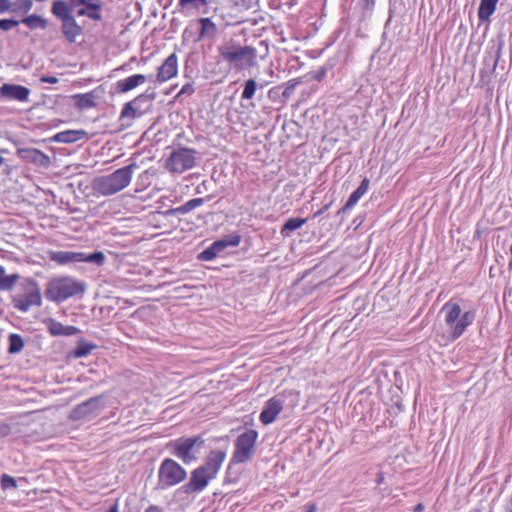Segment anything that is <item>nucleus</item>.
Masks as SVG:
<instances>
[{
	"label": "nucleus",
	"instance_id": "f257e3e1",
	"mask_svg": "<svg viewBox=\"0 0 512 512\" xmlns=\"http://www.w3.org/2000/svg\"><path fill=\"white\" fill-rule=\"evenodd\" d=\"M226 458L227 452L225 450H210L204 459V463L190 472V479L180 490L187 495L204 491L210 481L217 478Z\"/></svg>",
	"mask_w": 512,
	"mask_h": 512
},
{
	"label": "nucleus",
	"instance_id": "f03ea898",
	"mask_svg": "<svg viewBox=\"0 0 512 512\" xmlns=\"http://www.w3.org/2000/svg\"><path fill=\"white\" fill-rule=\"evenodd\" d=\"M217 51L219 59L228 65L229 71L249 70L258 65L257 49L253 46L230 39L221 43Z\"/></svg>",
	"mask_w": 512,
	"mask_h": 512
},
{
	"label": "nucleus",
	"instance_id": "7ed1b4c3",
	"mask_svg": "<svg viewBox=\"0 0 512 512\" xmlns=\"http://www.w3.org/2000/svg\"><path fill=\"white\" fill-rule=\"evenodd\" d=\"M443 322L449 331V340L456 341L470 327L476 318L475 310L462 312L461 305L453 300L446 302L440 309Z\"/></svg>",
	"mask_w": 512,
	"mask_h": 512
},
{
	"label": "nucleus",
	"instance_id": "20e7f679",
	"mask_svg": "<svg viewBox=\"0 0 512 512\" xmlns=\"http://www.w3.org/2000/svg\"><path fill=\"white\" fill-rule=\"evenodd\" d=\"M136 164L132 163L116 169L114 172L99 176L94 181V190L101 195H113L128 187L133 179V170Z\"/></svg>",
	"mask_w": 512,
	"mask_h": 512
},
{
	"label": "nucleus",
	"instance_id": "39448f33",
	"mask_svg": "<svg viewBox=\"0 0 512 512\" xmlns=\"http://www.w3.org/2000/svg\"><path fill=\"white\" fill-rule=\"evenodd\" d=\"M85 291V284L72 276H57L48 282L45 296L51 302H64L66 299Z\"/></svg>",
	"mask_w": 512,
	"mask_h": 512
},
{
	"label": "nucleus",
	"instance_id": "423d86ee",
	"mask_svg": "<svg viewBox=\"0 0 512 512\" xmlns=\"http://www.w3.org/2000/svg\"><path fill=\"white\" fill-rule=\"evenodd\" d=\"M258 432L254 429H248L239 434L234 441V451L229 461V465H240L251 461L256 451Z\"/></svg>",
	"mask_w": 512,
	"mask_h": 512
},
{
	"label": "nucleus",
	"instance_id": "0eeeda50",
	"mask_svg": "<svg viewBox=\"0 0 512 512\" xmlns=\"http://www.w3.org/2000/svg\"><path fill=\"white\" fill-rule=\"evenodd\" d=\"M187 475V470L176 460L164 458L158 469V485L162 489L174 487L183 483Z\"/></svg>",
	"mask_w": 512,
	"mask_h": 512
},
{
	"label": "nucleus",
	"instance_id": "6e6552de",
	"mask_svg": "<svg viewBox=\"0 0 512 512\" xmlns=\"http://www.w3.org/2000/svg\"><path fill=\"white\" fill-rule=\"evenodd\" d=\"M49 258L57 265H67L70 263H94L101 266L105 262V255L101 251L91 254L77 251H50Z\"/></svg>",
	"mask_w": 512,
	"mask_h": 512
},
{
	"label": "nucleus",
	"instance_id": "1a4fd4ad",
	"mask_svg": "<svg viewBox=\"0 0 512 512\" xmlns=\"http://www.w3.org/2000/svg\"><path fill=\"white\" fill-rule=\"evenodd\" d=\"M204 440L201 436L180 437L169 444L170 452L182 460L184 464H191L197 459L196 446H202Z\"/></svg>",
	"mask_w": 512,
	"mask_h": 512
},
{
	"label": "nucleus",
	"instance_id": "9d476101",
	"mask_svg": "<svg viewBox=\"0 0 512 512\" xmlns=\"http://www.w3.org/2000/svg\"><path fill=\"white\" fill-rule=\"evenodd\" d=\"M41 293L35 281L28 280L21 284L20 292L13 298L14 307L26 312L33 306H40Z\"/></svg>",
	"mask_w": 512,
	"mask_h": 512
},
{
	"label": "nucleus",
	"instance_id": "9b49d317",
	"mask_svg": "<svg viewBox=\"0 0 512 512\" xmlns=\"http://www.w3.org/2000/svg\"><path fill=\"white\" fill-rule=\"evenodd\" d=\"M195 151L191 148L173 150L165 161V168L172 173H183L194 167Z\"/></svg>",
	"mask_w": 512,
	"mask_h": 512
},
{
	"label": "nucleus",
	"instance_id": "f8f14e48",
	"mask_svg": "<svg viewBox=\"0 0 512 512\" xmlns=\"http://www.w3.org/2000/svg\"><path fill=\"white\" fill-rule=\"evenodd\" d=\"M241 242V236L239 234H234L228 236V238H222L221 240L215 241L199 253L198 259L200 261H212L215 257H217L222 251H224L227 247H236Z\"/></svg>",
	"mask_w": 512,
	"mask_h": 512
},
{
	"label": "nucleus",
	"instance_id": "ddd939ff",
	"mask_svg": "<svg viewBox=\"0 0 512 512\" xmlns=\"http://www.w3.org/2000/svg\"><path fill=\"white\" fill-rule=\"evenodd\" d=\"M72 7L81 6L76 10L78 17H88L95 22L102 21V2L101 0H71Z\"/></svg>",
	"mask_w": 512,
	"mask_h": 512
},
{
	"label": "nucleus",
	"instance_id": "4468645a",
	"mask_svg": "<svg viewBox=\"0 0 512 512\" xmlns=\"http://www.w3.org/2000/svg\"><path fill=\"white\" fill-rule=\"evenodd\" d=\"M18 155L22 161L32 164L38 168H48L50 166V158L47 154L37 148H21L18 149Z\"/></svg>",
	"mask_w": 512,
	"mask_h": 512
},
{
	"label": "nucleus",
	"instance_id": "2eb2a0df",
	"mask_svg": "<svg viewBox=\"0 0 512 512\" xmlns=\"http://www.w3.org/2000/svg\"><path fill=\"white\" fill-rule=\"evenodd\" d=\"M283 400L278 396H273L268 399L265 406L260 413L259 420L263 425H269L276 421L277 416L283 411Z\"/></svg>",
	"mask_w": 512,
	"mask_h": 512
},
{
	"label": "nucleus",
	"instance_id": "dca6fc26",
	"mask_svg": "<svg viewBox=\"0 0 512 512\" xmlns=\"http://www.w3.org/2000/svg\"><path fill=\"white\" fill-rule=\"evenodd\" d=\"M178 73V58L176 53L170 54L166 60L158 67L156 73V82L165 83L173 79Z\"/></svg>",
	"mask_w": 512,
	"mask_h": 512
},
{
	"label": "nucleus",
	"instance_id": "f3484780",
	"mask_svg": "<svg viewBox=\"0 0 512 512\" xmlns=\"http://www.w3.org/2000/svg\"><path fill=\"white\" fill-rule=\"evenodd\" d=\"M0 94L6 99L25 102L28 100L30 90L21 85L3 84L0 87Z\"/></svg>",
	"mask_w": 512,
	"mask_h": 512
},
{
	"label": "nucleus",
	"instance_id": "a211bd4d",
	"mask_svg": "<svg viewBox=\"0 0 512 512\" xmlns=\"http://www.w3.org/2000/svg\"><path fill=\"white\" fill-rule=\"evenodd\" d=\"M61 31L69 43H75L83 33V29L75 19V16H70L61 22Z\"/></svg>",
	"mask_w": 512,
	"mask_h": 512
},
{
	"label": "nucleus",
	"instance_id": "6ab92c4d",
	"mask_svg": "<svg viewBox=\"0 0 512 512\" xmlns=\"http://www.w3.org/2000/svg\"><path fill=\"white\" fill-rule=\"evenodd\" d=\"M44 323L52 336H71L80 333L76 326H64L52 317L47 318Z\"/></svg>",
	"mask_w": 512,
	"mask_h": 512
},
{
	"label": "nucleus",
	"instance_id": "aec40b11",
	"mask_svg": "<svg viewBox=\"0 0 512 512\" xmlns=\"http://www.w3.org/2000/svg\"><path fill=\"white\" fill-rule=\"evenodd\" d=\"M147 81L145 74L136 73L128 76L125 79L119 80L115 83V89L118 93H126L137 86L144 84Z\"/></svg>",
	"mask_w": 512,
	"mask_h": 512
},
{
	"label": "nucleus",
	"instance_id": "412c9836",
	"mask_svg": "<svg viewBox=\"0 0 512 512\" xmlns=\"http://www.w3.org/2000/svg\"><path fill=\"white\" fill-rule=\"evenodd\" d=\"M87 135L85 130H65L56 133L54 140L58 143L70 144L85 139Z\"/></svg>",
	"mask_w": 512,
	"mask_h": 512
},
{
	"label": "nucleus",
	"instance_id": "4be33fe9",
	"mask_svg": "<svg viewBox=\"0 0 512 512\" xmlns=\"http://www.w3.org/2000/svg\"><path fill=\"white\" fill-rule=\"evenodd\" d=\"M75 7H72V1H70V5L64 1L56 0L53 2L51 11L57 20L60 22L65 21L68 17H72V10Z\"/></svg>",
	"mask_w": 512,
	"mask_h": 512
},
{
	"label": "nucleus",
	"instance_id": "5701e85b",
	"mask_svg": "<svg viewBox=\"0 0 512 512\" xmlns=\"http://www.w3.org/2000/svg\"><path fill=\"white\" fill-rule=\"evenodd\" d=\"M499 0H480L478 7V19L480 22H489L490 17L497 9Z\"/></svg>",
	"mask_w": 512,
	"mask_h": 512
},
{
	"label": "nucleus",
	"instance_id": "b1692460",
	"mask_svg": "<svg viewBox=\"0 0 512 512\" xmlns=\"http://www.w3.org/2000/svg\"><path fill=\"white\" fill-rule=\"evenodd\" d=\"M368 188L369 180L368 178H364L360 186L350 194L349 198L344 204V208L342 209L348 210L354 207L360 201V198L367 192Z\"/></svg>",
	"mask_w": 512,
	"mask_h": 512
},
{
	"label": "nucleus",
	"instance_id": "393cba45",
	"mask_svg": "<svg viewBox=\"0 0 512 512\" xmlns=\"http://www.w3.org/2000/svg\"><path fill=\"white\" fill-rule=\"evenodd\" d=\"M200 31L198 40H203L205 37H213L217 33V26L210 18H200Z\"/></svg>",
	"mask_w": 512,
	"mask_h": 512
},
{
	"label": "nucleus",
	"instance_id": "a878e982",
	"mask_svg": "<svg viewBox=\"0 0 512 512\" xmlns=\"http://www.w3.org/2000/svg\"><path fill=\"white\" fill-rule=\"evenodd\" d=\"M141 95H138L133 99L132 101L126 103L124 107L121 110L120 118L121 119H136V117H139L143 114L142 111L137 110L134 105L138 102V100L141 98Z\"/></svg>",
	"mask_w": 512,
	"mask_h": 512
},
{
	"label": "nucleus",
	"instance_id": "bb28decb",
	"mask_svg": "<svg viewBox=\"0 0 512 512\" xmlns=\"http://www.w3.org/2000/svg\"><path fill=\"white\" fill-rule=\"evenodd\" d=\"M22 23L30 29H46L48 26L47 20L42 18V16H38V14H31L30 16H26L24 19H22Z\"/></svg>",
	"mask_w": 512,
	"mask_h": 512
},
{
	"label": "nucleus",
	"instance_id": "cd10ccee",
	"mask_svg": "<svg viewBox=\"0 0 512 512\" xmlns=\"http://www.w3.org/2000/svg\"><path fill=\"white\" fill-rule=\"evenodd\" d=\"M307 223V218H288L281 228V234L287 236L289 232L297 230Z\"/></svg>",
	"mask_w": 512,
	"mask_h": 512
},
{
	"label": "nucleus",
	"instance_id": "c85d7f7f",
	"mask_svg": "<svg viewBox=\"0 0 512 512\" xmlns=\"http://www.w3.org/2000/svg\"><path fill=\"white\" fill-rule=\"evenodd\" d=\"M19 281V274L5 275L3 267L0 266V289L9 290Z\"/></svg>",
	"mask_w": 512,
	"mask_h": 512
},
{
	"label": "nucleus",
	"instance_id": "c756f323",
	"mask_svg": "<svg viewBox=\"0 0 512 512\" xmlns=\"http://www.w3.org/2000/svg\"><path fill=\"white\" fill-rule=\"evenodd\" d=\"M24 347L23 338L17 334L12 333L9 335V348L8 352L10 354H16L19 353Z\"/></svg>",
	"mask_w": 512,
	"mask_h": 512
},
{
	"label": "nucleus",
	"instance_id": "7c9ffc66",
	"mask_svg": "<svg viewBox=\"0 0 512 512\" xmlns=\"http://www.w3.org/2000/svg\"><path fill=\"white\" fill-rule=\"evenodd\" d=\"M208 0H179L178 6L182 10H198L201 7L208 6Z\"/></svg>",
	"mask_w": 512,
	"mask_h": 512
},
{
	"label": "nucleus",
	"instance_id": "2f4dec72",
	"mask_svg": "<svg viewBox=\"0 0 512 512\" xmlns=\"http://www.w3.org/2000/svg\"><path fill=\"white\" fill-rule=\"evenodd\" d=\"M203 203H204V198H192L190 201H188L184 205L176 208L175 211H178L180 213H187V212H190L192 209L203 205Z\"/></svg>",
	"mask_w": 512,
	"mask_h": 512
},
{
	"label": "nucleus",
	"instance_id": "473e14b6",
	"mask_svg": "<svg viewBox=\"0 0 512 512\" xmlns=\"http://www.w3.org/2000/svg\"><path fill=\"white\" fill-rule=\"evenodd\" d=\"M257 84L253 79L246 81L242 92V99L251 100L256 92Z\"/></svg>",
	"mask_w": 512,
	"mask_h": 512
},
{
	"label": "nucleus",
	"instance_id": "72a5a7b5",
	"mask_svg": "<svg viewBox=\"0 0 512 512\" xmlns=\"http://www.w3.org/2000/svg\"><path fill=\"white\" fill-rule=\"evenodd\" d=\"M98 401V397H92L90 398L89 400H86L84 403L78 405L74 411H73V416L74 418H79L80 416H82L83 414H85L86 412V409L96 403Z\"/></svg>",
	"mask_w": 512,
	"mask_h": 512
},
{
	"label": "nucleus",
	"instance_id": "f704fd0d",
	"mask_svg": "<svg viewBox=\"0 0 512 512\" xmlns=\"http://www.w3.org/2000/svg\"><path fill=\"white\" fill-rule=\"evenodd\" d=\"M0 487L2 490L17 488V480L8 474H3L0 478Z\"/></svg>",
	"mask_w": 512,
	"mask_h": 512
},
{
	"label": "nucleus",
	"instance_id": "c9c22d12",
	"mask_svg": "<svg viewBox=\"0 0 512 512\" xmlns=\"http://www.w3.org/2000/svg\"><path fill=\"white\" fill-rule=\"evenodd\" d=\"M93 349H95V345H93V344H88V343L79 344L74 349V356H76V357L86 356V355L90 354Z\"/></svg>",
	"mask_w": 512,
	"mask_h": 512
},
{
	"label": "nucleus",
	"instance_id": "e433bc0d",
	"mask_svg": "<svg viewBox=\"0 0 512 512\" xmlns=\"http://www.w3.org/2000/svg\"><path fill=\"white\" fill-rule=\"evenodd\" d=\"M33 7L32 0H16L14 3V10L22 11L24 13L29 12Z\"/></svg>",
	"mask_w": 512,
	"mask_h": 512
},
{
	"label": "nucleus",
	"instance_id": "4c0bfd02",
	"mask_svg": "<svg viewBox=\"0 0 512 512\" xmlns=\"http://www.w3.org/2000/svg\"><path fill=\"white\" fill-rule=\"evenodd\" d=\"M19 25V21L12 19H2L0 20V29L7 31Z\"/></svg>",
	"mask_w": 512,
	"mask_h": 512
},
{
	"label": "nucleus",
	"instance_id": "58836bf2",
	"mask_svg": "<svg viewBox=\"0 0 512 512\" xmlns=\"http://www.w3.org/2000/svg\"><path fill=\"white\" fill-rule=\"evenodd\" d=\"M194 91H195L194 86L191 83H187L176 94L175 99H179L180 96H182L184 94L191 95L192 93H194Z\"/></svg>",
	"mask_w": 512,
	"mask_h": 512
},
{
	"label": "nucleus",
	"instance_id": "ea45409f",
	"mask_svg": "<svg viewBox=\"0 0 512 512\" xmlns=\"http://www.w3.org/2000/svg\"><path fill=\"white\" fill-rule=\"evenodd\" d=\"M41 83H47V84H57L58 78L57 76L53 75H42L40 78Z\"/></svg>",
	"mask_w": 512,
	"mask_h": 512
},
{
	"label": "nucleus",
	"instance_id": "a19ab883",
	"mask_svg": "<svg viewBox=\"0 0 512 512\" xmlns=\"http://www.w3.org/2000/svg\"><path fill=\"white\" fill-rule=\"evenodd\" d=\"M12 7V4L9 0H0V13H4L8 10H10Z\"/></svg>",
	"mask_w": 512,
	"mask_h": 512
},
{
	"label": "nucleus",
	"instance_id": "79ce46f5",
	"mask_svg": "<svg viewBox=\"0 0 512 512\" xmlns=\"http://www.w3.org/2000/svg\"><path fill=\"white\" fill-rule=\"evenodd\" d=\"M317 505L315 503L308 504L304 506V512H316Z\"/></svg>",
	"mask_w": 512,
	"mask_h": 512
},
{
	"label": "nucleus",
	"instance_id": "37998d69",
	"mask_svg": "<svg viewBox=\"0 0 512 512\" xmlns=\"http://www.w3.org/2000/svg\"><path fill=\"white\" fill-rule=\"evenodd\" d=\"M144 512H162V510L155 505L148 507Z\"/></svg>",
	"mask_w": 512,
	"mask_h": 512
},
{
	"label": "nucleus",
	"instance_id": "c03bdc74",
	"mask_svg": "<svg viewBox=\"0 0 512 512\" xmlns=\"http://www.w3.org/2000/svg\"><path fill=\"white\" fill-rule=\"evenodd\" d=\"M329 208V205H325L322 209L318 210L317 212L314 213L313 217H317L319 215H321L322 213L325 212V210H327Z\"/></svg>",
	"mask_w": 512,
	"mask_h": 512
},
{
	"label": "nucleus",
	"instance_id": "a18cd8bd",
	"mask_svg": "<svg viewBox=\"0 0 512 512\" xmlns=\"http://www.w3.org/2000/svg\"><path fill=\"white\" fill-rule=\"evenodd\" d=\"M423 505L420 503L414 508V512H422L423 511Z\"/></svg>",
	"mask_w": 512,
	"mask_h": 512
},
{
	"label": "nucleus",
	"instance_id": "49530a36",
	"mask_svg": "<svg viewBox=\"0 0 512 512\" xmlns=\"http://www.w3.org/2000/svg\"><path fill=\"white\" fill-rule=\"evenodd\" d=\"M108 512H118L117 505L112 506Z\"/></svg>",
	"mask_w": 512,
	"mask_h": 512
},
{
	"label": "nucleus",
	"instance_id": "de8ad7c7",
	"mask_svg": "<svg viewBox=\"0 0 512 512\" xmlns=\"http://www.w3.org/2000/svg\"><path fill=\"white\" fill-rule=\"evenodd\" d=\"M510 253H511V259L509 262V268L512 269V243H511V247H510Z\"/></svg>",
	"mask_w": 512,
	"mask_h": 512
},
{
	"label": "nucleus",
	"instance_id": "09e8293b",
	"mask_svg": "<svg viewBox=\"0 0 512 512\" xmlns=\"http://www.w3.org/2000/svg\"><path fill=\"white\" fill-rule=\"evenodd\" d=\"M291 393L295 394L297 397L300 395V391H291Z\"/></svg>",
	"mask_w": 512,
	"mask_h": 512
},
{
	"label": "nucleus",
	"instance_id": "8fccbe9b",
	"mask_svg": "<svg viewBox=\"0 0 512 512\" xmlns=\"http://www.w3.org/2000/svg\"><path fill=\"white\" fill-rule=\"evenodd\" d=\"M383 476L379 477V483H381Z\"/></svg>",
	"mask_w": 512,
	"mask_h": 512
},
{
	"label": "nucleus",
	"instance_id": "3c124183",
	"mask_svg": "<svg viewBox=\"0 0 512 512\" xmlns=\"http://www.w3.org/2000/svg\"><path fill=\"white\" fill-rule=\"evenodd\" d=\"M383 476L379 477V483H381Z\"/></svg>",
	"mask_w": 512,
	"mask_h": 512
},
{
	"label": "nucleus",
	"instance_id": "603ef678",
	"mask_svg": "<svg viewBox=\"0 0 512 512\" xmlns=\"http://www.w3.org/2000/svg\"><path fill=\"white\" fill-rule=\"evenodd\" d=\"M44 0H38V2H43Z\"/></svg>",
	"mask_w": 512,
	"mask_h": 512
},
{
	"label": "nucleus",
	"instance_id": "864d4df0",
	"mask_svg": "<svg viewBox=\"0 0 512 512\" xmlns=\"http://www.w3.org/2000/svg\"><path fill=\"white\" fill-rule=\"evenodd\" d=\"M510 512H512V510Z\"/></svg>",
	"mask_w": 512,
	"mask_h": 512
}]
</instances>
